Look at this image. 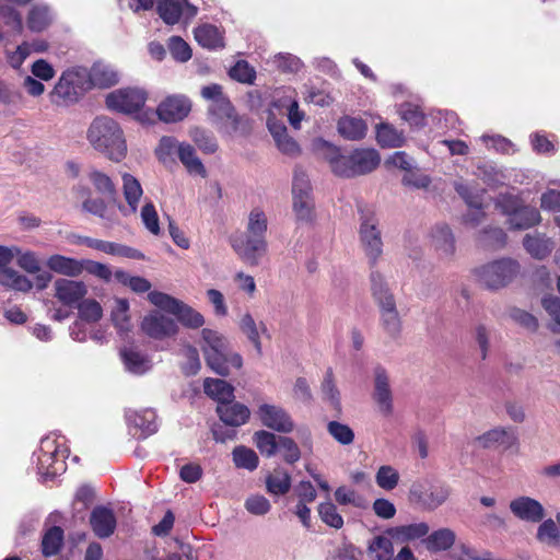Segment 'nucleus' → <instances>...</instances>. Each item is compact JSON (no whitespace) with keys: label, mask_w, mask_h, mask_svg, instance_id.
I'll list each match as a JSON object with an SVG mask.
<instances>
[{"label":"nucleus","mask_w":560,"mask_h":560,"mask_svg":"<svg viewBox=\"0 0 560 560\" xmlns=\"http://www.w3.org/2000/svg\"><path fill=\"white\" fill-rule=\"evenodd\" d=\"M268 221L265 212L258 208L248 214L245 233L232 235L230 244L238 257L249 266H257L267 252L266 232Z\"/></svg>","instance_id":"nucleus-1"},{"label":"nucleus","mask_w":560,"mask_h":560,"mask_svg":"<svg viewBox=\"0 0 560 560\" xmlns=\"http://www.w3.org/2000/svg\"><path fill=\"white\" fill-rule=\"evenodd\" d=\"M86 139L94 150L104 154L114 162L126 158L127 143L119 124L108 116H98L93 119Z\"/></svg>","instance_id":"nucleus-2"},{"label":"nucleus","mask_w":560,"mask_h":560,"mask_svg":"<svg viewBox=\"0 0 560 560\" xmlns=\"http://www.w3.org/2000/svg\"><path fill=\"white\" fill-rule=\"evenodd\" d=\"M370 280L372 296L380 308L381 327L390 339L397 340L400 337L402 324L394 294L380 271L372 270Z\"/></svg>","instance_id":"nucleus-3"},{"label":"nucleus","mask_w":560,"mask_h":560,"mask_svg":"<svg viewBox=\"0 0 560 560\" xmlns=\"http://www.w3.org/2000/svg\"><path fill=\"white\" fill-rule=\"evenodd\" d=\"M201 336L206 363L214 373L226 376L231 368H242V357L229 349L226 340L218 331L203 328Z\"/></svg>","instance_id":"nucleus-4"},{"label":"nucleus","mask_w":560,"mask_h":560,"mask_svg":"<svg viewBox=\"0 0 560 560\" xmlns=\"http://www.w3.org/2000/svg\"><path fill=\"white\" fill-rule=\"evenodd\" d=\"M68 453L65 438L46 436L42 439L39 451L34 455L36 456L37 474L43 481L52 480L66 471L65 459L68 457Z\"/></svg>","instance_id":"nucleus-5"},{"label":"nucleus","mask_w":560,"mask_h":560,"mask_svg":"<svg viewBox=\"0 0 560 560\" xmlns=\"http://www.w3.org/2000/svg\"><path fill=\"white\" fill-rule=\"evenodd\" d=\"M89 89L88 69L72 67L61 73L50 92V101L57 105L74 104Z\"/></svg>","instance_id":"nucleus-6"},{"label":"nucleus","mask_w":560,"mask_h":560,"mask_svg":"<svg viewBox=\"0 0 560 560\" xmlns=\"http://www.w3.org/2000/svg\"><path fill=\"white\" fill-rule=\"evenodd\" d=\"M474 272L485 288L500 290L517 278L521 265L513 258H501L481 265Z\"/></svg>","instance_id":"nucleus-7"},{"label":"nucleus","mask_w":560,"mask_h":560,"mask_svg":"<svg viewBox=\"0 0 560 560\" xmlns=\"http://www.w3.org/2000/svg\"><path fill=\"white\" fill-rule=\"evenodd\" d=\"M359 237L369 264L374 268L383 254V240L378 219L370 209H360Z\"/></svg>","instance_id":"nucleus-8"},{"label":"nucleus","mask_w":560,"mask_h":560,"mask_svg":"<svg viewBox=\"0 0 560 560\" xmlns=\"http://www.w3.org/2000/svg\"><path fill=\"white\" fill-rule=\"evenodd\" d=\"M149 301L162 311L173 314L187 328L197 329L203 326V316L188 304L160 291H151Z\"/></svg>","instance_id":"nucleus-9"},{"label":"nucleus","mask_w":560,"mask_h":560,"mask_svg":"<svg viewBox=\"0 0 560 560\" xmlns=\"http://www.w3.org/2000/svg\"><path fill=\"white\" fill-rule=\"evenodd\" d=\"M448 497L450 488L441 482L417 481L411 485L409 490L410 501L429 511L441 506Z\"/></svg>","instance_id":"nucleus-10"},{"label":"nucleus","mask_w":560,"mask_h":560,"mask_svg":"<svg viewBox=\"0 0 560 560\" xmlns=\"http://www.w3.org/2000/svg\"><path fill=\"white\" fill-rule=\"evenodd\" d=\"M147 97V92L142 89H118L106 96V106L114 112L132 114L143 107Z\"/></svg>","instance_id":"nucleus-11"},{"label":"nucleus","mask_w":560,"mask_h":560,"mask_svg":"<svg viewBox=\"0 0 560 560\" xmlns=\"http://www.w3.org/2000/svg\"><path fill=\"white\" fill-rule=\"evenodd\" d=\"M262 425L280 433H291L294 430V421L290 413L278 405L261 404L256 410Z\"/></svg>","instance_id":"nucleus-12"},{"label":"nucleus","mask_w":560,"mask_h":560,"mask_svg":"<svg viewBox=\"0 0 560 560\" xmlns=\"http://www.w3.org/2000/svg\"><path fill=\"white\" fill-rule=\"evenodd\" d=\"M142 331L150 338L163 340L178 332L176 322L161 311H152L141 322Z\"/></svg>","instance_id":"nucleus-13"},{"label":"nucleus","mask_w":560,"mask_h":560,"mask_svg":"<svg viewBox=\"0 0 560 560\" xmlns=\"http://www.w3.org/2000/svg\"><path fill=\"white\" fill-rule=\"evenodd\" d=\"M503 212L509 217L508 222L513 230H527L537 225L540 213L535 207L517 206L516 200L509 198L503 205Z\"/></svg>","instance_id":"nucleus-14"},{"label":"nucleus","mask_w":560,"mask_h":560,"mask_svg":"<svg viewBox=\"0 0 560 560\" xmlns=\"http://www.w3.org/2000/svg\"><path fill=\"white\" fill-rule=\"evenodd\" d=\"M191 110V102L188 97L180 94L170 95L163 100L158 108L156 114L164 122H177L183 120Z\"/></svg>","instance_id":"nucleus-15"},{"label":"nucleus","mask_w":560,"mask_h":560,"mask_svg":"<svg viewBox=\"0 0 560 560\" xmlns=\"http://www.w3.org/2000/svg\"><path fill=\"white\" fill-rule=\"evenodd\" d=\"M517 442V432L511 427H497L475 439V443L482 448L502 447L503 450H510Z\"/></svg>","instance_id":"nucleus-16"},{"label":"nucleus","mask_w":560,"mask_h":560,"mask_svg":"<svg viewBox=\"0 0 560 560\" xmlns=\"http://www.w3.org/2000/svg\"><path fill=\"white\" fill-rule=\"evenodd\" d=\"M156 9L160 18L168 25L178 23L182 16L191 20L198 11L185 0H160Z\"/></svg>","instance_id":"nucleus-17"},{"label":"nucleus","mask_w":560,"mask_h":560,"mask_svg":"<svg viewBox=\"0 0 560 560\" xmlns=\"http://www.w3.org/2000/svg\"><path fill=\"white\" fill-rule=\"evenodd\" d=\"M373 398L382 415L388 417L393 413V393L389 385V377L386 370L381 365L374 369Z\"/></svg>","instance_id":"nucleus-18"},{"label":"nucleus","mask_w":560,"mask_h":560,"mask_svg":"<svg viewBox=\"0 0 560 560\" xmlns=\"http://www.w3.org/2000/svg\"><path fill=\"white\" fill-rule=\"evenodd\" d=\"M509 506L513 515L524 522L539 523L545 517V509L541 503L530 497L515 498Z\"/></svg>","instance_id":"nucleus-19"},{"label":"nucleus","mask_w":560,"mask_h":560,"mask_svg":"<svg viewBox=\"0 0 560 560\" xmlns=\"http://www.w3.org/2000/svg\"><path fill=\"white\" fill-rule=\"evenodd\" d=\"M86 293V285L82 281L58 279L55 282V296L67 306L79 304Z\"/></svg>","instance_id":"nucleus-20"},{"label":"nucleus","mask_w":560,"mask_h":560,"mask_svg":"<svg viewBox=\"0 0 560 560\" xmlns=\"http://www.w3.org/2000/svg\"><path fill=\"white\" fill-rule=\"evenodd\" d=\"M90 524L98 538H107L114 534L117 522L113 510L100 505L93 509Z\"/></svg>","instance_id":"nucleus-21"},{"label":"nucleus","mask_w":560,"mask_h":560,"mask_svg":"<svg viewBox=\"0 0 560 560\" xmlns=\"http://www.w3.org/2000/svg\"><path fill=\"white\" fill-rule=\"evenodd\" d=\"M217 413L220 420L230 427L245 424L250 416V411L245 405L233 400L218 405Z\"/></svg>","instance_id":"nucleus-22"},{"label":"nucleus","mask_w":560,"mask_h":560,"mask_svg":"<svg viewBox=\"0 0 560 560\" xmlns=\"http://www.w3.org/2000/svg\"><path fill=\"white\" fill-rule=\"evenodd\" d=\"M126 420L130 427L140 430L142 439L158 431L156 415L152 409L141 411L127 410Z\"/></svg>","instance_id":"nucleus-23"},{"label":"nucleus","mask_w":560,"mask_h":560,"mask_svg":"<svg viewBox=\"0 0 560 560\" xmlns=\"http://www.w3.org/2000/svg\"><path fill=\"white\" fill-rule=\"evenodd\" d=\"M456 541V534L448 527L439 528L429 532L427 537L422 539V545L431 553L446 551L453 547Z\"/></svg>","instance_id":"nucleus-24"},{"label":"nucleus","mask_w":560,"mask_h":560,"mask_svg":"<svg viewBox=\"0 0 560 560\" xmlns=\"http://www.w3.org/2000/svg\"><path fill=\"white\" fill-rule=\"evenodd\" d=\"M429 532L430 526L425 522H420L392 527L387 534L398 542H408L420 538L424 539Z\"/></svg>","instance_id":"nucleus-25"},{"label":"nucleus","mask_w":560,"mask_h":560,"mask_svg":"<svg viewBox=\"0 0 560 560\" xmlns=\"http://www.w3.org/2000/svg\"><path fill=\"white\" fill-rule=\"evenodd\" d=\"M523 246L526 252L536 259H544L550 255L555 247V243L545 234H526L523 238Z\"/></svg>","instance_id":"nucleus-26"},{"label":"nucleus","mask_w":560,"mask_h":560,"mask_svg":"<svg viewBox=\"0 0 560 560\" xmlns=\"http://www.w3.org/2000/svg\"><path fill=\"white\" fill-rule=\"evenodd\" d=\"M89 73V88L97 86V88H109L115 85L119 78L118 73L114 70V68L104 62H95L90 70Z\"/></svg>","instance_id":"nucleus-27"},{"label":"nucleus","mask_w":560,"mask_h":560,"mask_svg":"<svg viewBox=\"0 0 560 560\" xmlns=\"http://www.w3.org/2000/svg\"><path fill=\"white\" fill-rule=\"evenodd\" d=\"M432 244L441 257L450 258L454 255L455 237L447 225H436L431 233Z\"/></svg>","instance_id":"nucleus-28"},{"label":"nucleus","mask_w":560,"mask_h":560,"mask_svg":"<svg viewBox=\"0 0 560 560\" xmlns=\"http://www.w3.org/2000/svg\"><path fill=\"white\" fill-rule=\"evenodd\" d=\"M122 190L125 199L128 203V209L125 207H120V211L125 215L129 213H136L138 210L139 200L143 194L139 180L131 174L125 173L122 175Z\"/></svg>","instance_id":"nucleus-29"},{"label":"nucleus","mask_w":560,"mask_h":560,"mask_svg":"<svg viewBox=\"0 0 560 560\" xmlns=\"http://www.w3.org/2000/svg\"><path fill=\"white\" fill-rule=\"evenodd\" d=\"M355 176L364 175L375 170L381 161L374 149H359L351 153Z\"/></svg>","instance_id":"nucleus-30"},{"label":"nucleus","mask_w":560,"mask_h":560,"mask_svg":"<svg viewBox=\"0 0 560 560\" xmlns=\"http://www.w3.org/2000/svg\"><path fill=\"white\" fill-rule=\"evenodd\" d=\"M203 390L207 396L218 401V405L234 399V387L221 378H206L203 382Z\"/></svg>","instance_id":"nucleus-31"},{"label":"nucleus","mask_w":560,"mask_h":560,"mask_svg":"<svg viewBox=\"0 0 560 560\" xmlns=\"http://www.w3.org/2000/svg\"><path fill=\"white\" fill-rule=\"evenodd\" d=\"M196 42L203 48L218 49L224 47L223 36L212 24H202L194 31Z\"/></svg>","instance_id":"nucleus-32"},{"label":"nucleus","mask_w":560,"mask_h":560,"mask_svg":"<svg viewBox=\"0 0 560 560\" xmlns=\"http://www.w3.org/2000/svg\"><path fill=\"white\" fill-rule=\"evenodd\" d=\"M240 328L242 332L246 335L248 340L254 345L257 353L260 355L262 352L260 335L267 332L266 325L262 322L257 324L254 317L249 313H246L240 320Z\"/></svg>","instance_id":"nucleus-33"},{"label":"nucleus","mask_w":560,"mask_h":560,"mask_svg":"<svg viewBox=\"0 0 560 560\" xmlns=\"http://www.w3.org/2000/svg\"><path fill=\"white\" fill-rule=\"evenodd\" d=\"M292 485L290 474L281 468H276L271 474L266 477V489L270 494L284 495L287 494Z\"/></svg>","instance_id":"nucleus-34"},{"label":"nucleus","mask_w":560,"mask_h":560,"mask_svg":"<svg viewBox=\"0 0 560 560\" xmlns=\"http://www.w3.org/2000/svg\"><path fill=\"white\" fill-rule=\"evenodd\" d=\"M50 270L68 277H77L82 273L81 261L62 255H52L47 260Z\"/></svg>","instance_id":"nucleus-35"},{"label":"nucleus","mask_w":560,"mask_h":560,"mask_svg":"<svg viewBox=\"0 0 560 560\" xmlns=\"http://www.w3.org/2000/svg\"><path fill=\"white\" fill-rule=\"evenodd\" d=\"M177 154L178 159L190 174H197L202 177L207 175V171L200 159L196 155L192 145H190L189 143L182 142L178 147Z\"/></svg>","instance_id":"nucleus-36"},{"label":"nucleus","mask_w":560,"mask_h":560,"mask_svg":"<svg viewBox=\"0 0 560 560\" xmlns=\"http://www.w3.org/2000/svg\"><path fill=\"white\" fill-rule=\"evenodd\" d=\"M366 130V124L361 118L342 117L338 121L339 133L348 140L364 138Z\"/></svg>","instance_id":"nucleus-37"},{"label":"nucleus","mask_w":560,"mask_h":560,"mask_svg":"<svg viewBox=\"0 0 560 560\" xmlns=\"http://www.w3.org/2000/svg\"><path fill=\"white\" fill-rule=\"evenodd\" d=\"M120 354L126 369L133 374H143L151 369L149 358L139 351L124 349Z\"/></svg>","instance_id":"nucleus-38"},{"label":"nucleus","mask_w":560,"mask_h":560,"mask_svg":"<svg viewBox=\"0 0 560 560\" xmlns=\"http://www.w3.org/2000/svg\"><path fill=\"white\" fill-rule=\"evenodd\" d=\"M320 392L323 399L330 405V407L337 411L341 410L340 392L336 386L332 369L329 368L325 372Z\"/></svg>","instance_id":"nucleus-39"},{"label":"nucleus","mask_w":560,"mask_h":560,"mask_svg":"<svg viewBox=\"0 0 560 560\" xmlns=\"http://www.w3.org/2000/svg\"><path fill=\"white\" fill-rule=\"evenodd\" d=\"M376 139L378 144L383 148H399L405 142L404 133L389 124L378 125Z\"/></svg>","instance_id":"nucleus-40"},{"label":"nucleus","mask_w":560,"mask_h":560,"mask_svg":"<svg viewBox=\"0 0 560 560\" xmlns=\"http://www.w3.org/2000/svg\"><path fill=\"white\" fill-rule=\"evenodd\" d=\"M253 440L260 454L266 457H272L278 452L280 436L272 432L266 430L257 431Z\"/></svg>","instance_id":"nucleus-41"},{"label":"nucleus","mask_w":560,"mask_h":560,"mask_svg":"<svg viewBox=\"0 0 560 560\" xmlns=\"http://www.w3.org/2000/svg\"><path fill=\"white\" fill-rule=\"evenodd\" d=\"M63 542V530L59 526L49 528L42 539V552L45 557H51L59 552Z\"/></svg>","instance_id":"nucleus-42"},{"label":"nucleus","mask_w":560,"mask_h":560,"mask_svg":"<svg viewBox=\"0 0 560 560\" xmlns=\"http://www.w3.org/2000/svg\"><path fill=\"white\" fill-rule=\"evenodd\" d=\"M232 456L233 463L237 468L253 471L258 467L259 458L252 448L243 445L236 446L232 452Z\"/></svg>","instance_id":"nucleus-43"},{"label":"nucleus","mask_w":560,"mask_h":560,"mask_svg":"<svg viewBox=\"0 0 560 560\" xmlns=\"http://www.w3.org/2000/svg\"><path fill=\"white\" fill-rule=\"evenodd\" d=\"M51 22V14L48 7L35 5L31 9L27 16V27L32 32L44 31Z\"/></svg>","instance_id":"nucleus-44"},{"label":"nucleus","mask_w":560,"mask_h":560,"mask_svg":"<svg viewBox=\"0 0 560 560\" xmlns=\"http://www.w3.org/2000/svg\"><path fill=\"white\" fill-rule=\"evenodd\" d=\"M292 197L295 198H311L312 186L307 174L300 166H296L293 172L292 179Z\"/></svg>","instance_id":"nucleus-45"},{"label":"nucleus","mask_w":560,"mask_h":560,"mask_svg":"<svg viewBox=\"0 0 560 560\" xmlns=\"http://www.w3.org/2000/svg\"><path fill=\"white\" fill-rule=\"evenodd\" d=\"M129 303L125 299H116L112 310V320L120 332L130 330L131 324L128 315Z\"/></svg>","instance_id":"nucleus-46"},{"label":"nucleus","mask_w":560,"mask_h":560,"mask_svg":"<svg viewBox=\"0 0 560 560\" xmlns=\"http://www.w3.org/2000/svg\"><path fill=\"white\" fill-rule=\"evenodd\" d=\"M190 137L196 145L206 154H212L218 150V143L212 132L201 128L190 130Z\"/></svg>","instance_id":"nucleus-47"},{"label":"nucleus","mask_w":560,"mask_h":560,"mask_svg":"<svg viewBox=\"0 0 560 560\" xmlns=\"http://www.w3.org/2000/svg\"><path fill=\"white\" fill-rule=\"evenodd\" d=\"M79 319L93 324L98 322L103 316V310L100 303L95 300H82L78 304Z\"/></svg>","instance_id":"nucleus-48"},{"label":"nucleus","mask_w":560,"mask_h":560,"mask_svg":"<svg viewBox=\"0 0 560 560\" xmlns=\"http://www.w3.org/2000/svg\"><path fill=\"white\" fill-rule=\"evenodd\" d=\"M179 142L173 138L164 136L161 138L159 145L155 149V155L163 164H170L174 162V154L178 153Z\"/></svg>","instance_id":"nucleus-49"},{"label":"nucleus","mask_w":560,"mask_h":560,"mask_svg":"<svg viewBox=\"0 0 560 560\" xmlns=\"http://www.w3.org/2000/svg\"><path fill=\"white\" fill-rule=\"evenodd\" d=\"M318 515L323 523L335 529H340L343 526V518L339 514L337 506L330 502H323L318 505Z\"/></svg>","instance_id":"nucleus-50"},{"label":"nucleus","mask_w":560,"mask_h":560,"mask_svg":"<svg viewBox=\"0 0 560 560\" xmlns=\"http://www.w3.org/2000/svg\"><path fill=\"white\" fill-rule=\"evenodd\" d=\"M508 236L500 228L485 229L480 234V244L483 247L497 249L502 248L506 243Z\"/></svg>","instance_id":"nucleus-51"},{"label":"nucleus","mask_w":560,"mask_h":560,"mask_svg":"<svg viewBox=\"0 0 560 560\" xmlns=\"http://www.w3.org/2000/svg\"><path fill=\"white\" fill-rule=\"evenodd\" d=\"M375 481L380 488L390 491L397 487L399 474L393 466L384 465L378 468Z\"/></svg>","instance_id":"nucleus-52"},{"label":"nucleus","mask_w":560,"mask_h":560,"mask_svg":"<svg viewBox=\"0 0 560 560\" xmlns=\"http://www.w3.org/2000/svg\"><path fill=\"white\" fill-rule=\"evenodd\" d=\"M89 179L94 185L95 189L104 196H115L116 187L108 175L97 170H93L89 174Z\"/></svg>","instance_id":"nucleus-53"},{"label":"nucleus","mask_w":560,"mask_h":560,"mask_svg":"<svg viewBox=\"0 0 560 560\" xmlns=\"http://www.w3.org/2000/svg\"><path fill=\"white\" fill-rule=\"evenodd\" d=\"M209 113L219 120L236 121V114L234 107L226 96L219 98L217 102L211 103Z\"/></svg>","instance_id":"nucleus-54"},{"label":"nucleus","mask_w":560,"mask_h":560,"mask_svg":"<svg viewBox=\"0 0 560 560\" xmlns=\"http://www.w3.org/2000/svg\"><path fill=\"white\" fill-rule=\"evenodd\" d=\"M230 77L241 83L253 84L256 79L255 69L245 60H238L229 71Z\"/></svg>","instance_id":"nucleus-55"},{"label":"nucleus","mask_w":560,"mask_h":560,"mask_svg":"<svg viewBox=\"0 0 560 560\" xmlns=\"http://www.w3.org/2000/svg\"><path fill=\"white\" fill-rule=\"evenodd\" d=\"M371 552H376V560H393V541L385 536H376L369 545Z\"/></svg>","instance_id":"nucleus-56"},{"label":"nucleus","mask_w":560,"mask_h":560,"mask_svg":"<svg viewBox=\"0 0 560 560\" xmlns=\"http://www.w3.org/2000/svg\"><path fill=\"white\" fill-rule=\"evenodd\" d=\"M327 431L338 443L342 445H349L354 440L353 430L349 425L338 421L328 422Z\"/></svg>","instance_id":"nucleus-57"},{"label":"nucleus","mask_w":560,"mask_h":560,"mask_svg":"<svg viewBox=\"0 0 560 560\" xmlns=\"http://www.w3.org/2000/svg\"><path fill=\"white\" fill-rule=\"evenodd\" d=\"M172 57L179 62H186L191 58V48L179 36H172L167 43Z\"/></svg>","instance_id":"nucleus-58"},{"label":"nucleus","mask_w":560,"mask_h":560,"mask_svg":"<svg viewBox=\"0 0 560 560\" xmlns=\"http://www.w3.org/2000/svg\"><path fill=\"white\" fill-rule=\"evenodd\" d=\"M278 452L281 453L283 460L288 464H294L301 458L299 445L289 436L280 435Z\"/></svg>","instance_id":"nucleus-59"},{"label":"nucleus","mask_w":560,"mask_h":560,"mask_svg":"<svg viewBox=\"0 0 560 560\" xmlns=\"http://www.w3.org/2000/svg\"><path fill=\"white\" fill-rule=\"evenodd\" d=\"M293 211L298 221L310 223L314 218V200L311 198L293 199Z\"/></svg>","instance_id":"nucleus-60"},{"label":"nucleus","mask_w":560,"mask_h":560,"mask_svg":"<svg viewBox=\"0 0 560 560\" xmlns=\"http://www.w3.org/2000/svg\"><path fill=\"white\" fill-rule=\"evenodd\" d=\"M332 172L340 177H355L354 165L350 155H337L330 160Z\"/></svg>","instance_id":"nucleus-61"},{"label":"nucleus","mask_w":560,"mask_h":560,"mask_svg":"<svg viewBox=\"0 0 560 560\" xmlns=\"http://www.w3.org/2000/svg\"><path fill=\"white\" fill-rule=\"evenodd\" d=\"M246 511L253 515L262 516L270 512L271 504L267 498L260 494H254L245 500Z\"/></svg>","instance_id":"nucleus-62"},{"label":"nucleus","mask_w":560,"mask_h":560,"mask_svg":"<svg viewBox=\"0 0 560 560\" xmlns=\"http://www.w3.org/2000/svg\"><path fill=\"white\" fill-rule=\"evenodd\" d=\"M273 63L281 71L290 72V73L298 72L302 67V62H301L300 58H298L296 56H293L291 54H284V52H280V54L276 55L273 58Z\"/></svg>","instance_id":"nucleus-63"},{"label":"nucleus","mask_w":560,"mask_h":560,"mask_svg":"<svg viewBox=\"0 0 560 560\" xmlns=\"http://www.w3.org/2000/svg\"><path fill=\"white\" fill-rule=\"evenodd\" d=\"M399 114L401 119L411 126L421 127L424 125V115L418 106L410 103L402 104L399 108Z\"/></svg>","instance_id":"nucleus-64"}]
</instances>
